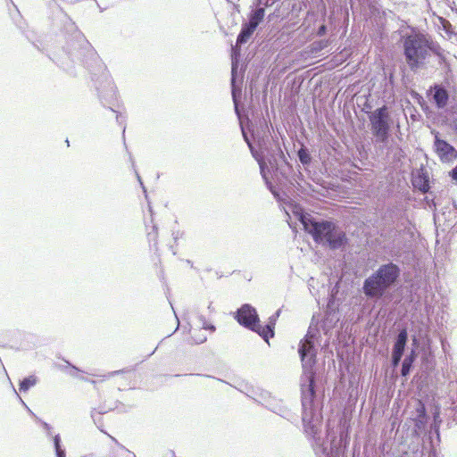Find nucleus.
<instances>
[{
	"instance_id": "obj_12",
	"label": "nucleus",
	"mask_w": 457,
	"mask_h": 457,
	"mask_svg": "<svg viewBox=\"0 0 457 457\" xmlns=\"http://www.w3.org/2000/svg\"><path fill=\"white\" fill-rule=\"evenodd\" d=\"M251 330L256 332L260 335L267 343L269 339L274 337V324H267L265 326H262L257 322L254 325V328Z\"/></svg>"
},
{
	"instance_id": "obj_10",
	"label": "nucleus",
	"mask_w": 457,
	"mask_h": 457,
	"mask_svg": "<svg viewBox=\"0 0 457 457\" xmlns=\"http://www.w3.org/2000/svg\"><path fill=\"white\" fill-rule=\"evenodd\" d=\"M407 337H408V334H407L406 329L401 330L400 333L398 334L397 340L394 345L393 355H392L393 364L395 366H396L399 363V361L402 358V355H403V353L404 351V347L406 345Z\"/></svg>"
},
{
	"instance_id": "obj_1",
	"label": "nucleus",
	"mask_w": 457,
	"mask_h": 457,
	"mask_svg": "<svg viewBox=\"0 0 457 457\" xmlns=\"http://www.w3.org/2000/svg\"><path fill=\"white\" fill-rule=\"evenodd\" d=\"M403 51L409 67L416 70L425 62L429 53L436 52V49L433 41L426 35L415 33L405 37Z\"/></svg>"
},
{
	"instance_id": "obj_9",
	"label": "nucleus",
	"mask_w": 457,
	"mask_h": 457,
	"mask_svg": "<svg viewBox=\"0 0 457 457\" xmlns=\"http://www.w3.org/2000/svg\"><path fill=\"white\" fill-rule=\"evenodd\" d=\"M315 381L313 374L310 375L307 384L302 386V404L304 408L312 407L315 398Z\"/></svg>"
},
{
	"instance_id": "obj_15",
	"label": "nucleus",
	"mask_w": 457,
	"mask_h": 457,
	"mask_svg": "<svg viewBox=\"0 0 457 457\" xmlns=\"http://www.w3.org/2000/svg\"><path fill=\"white\" fill-rule=\"evenodd\" d=\"M254 30H255L254 29L245 24L237 38V44L241 45V44L245 43L249 39V37L253 35Z\"/></svg>"
},
{
	"instance_id": "obj_25",
	"label": "nucleus",
	"mask_w": 457,
	"mask_h": 457,
	"mask_svg": "<svg viewBox=\"0 0 457 457\" xmlns=\"http://www.w3.org/2000/svg\"><path fill=\"white\" fill-rule=\"evenodd\" d=\"M452 178L457 180V166L451 172Z\"/></svg>"
},
{
	"instance_id": "obj_8",
	"label": "nucleus",
	"mask_w": 457,
	"mask_h": 457,
	"mask_svg": "<svg viewBox=\"0 0 457 457\" xmlns=\"http://www.w3.org/2000/svg\"><path fill=\"white\" fill-rule=\"evenodd\" d=\"M299 354L303 362L310 365H312L315 362L316 353L313 342L311 338L306 337L300 342Z\"/></svg>"
},
{
	"instance_id": "obj_11",
	"label": "nucleus",
	"mask_w": 457,
	"mask_h": 457,
	"mask_svg": "<svg viewBox=\"0 0 457 457\" xmlns=\"http://www.w3.org/2000/svg\"><path fill=\"white\" fill-rule=\"evenodd\" d=\"M328 243V246L331 249H337L343 246L346 241L345 234L343 231H338L336 228L332 229L326 239L324 240Z\"/></svg>"
},
{
	"instance_id": "obj_6",
	"label": "nucleus",
	"mask_w": 457,
	"mask_h": 457,
	"mask_svg": "<svg viewBox=\"0 0 457 457\" xmlns=\"http://www.w3.org/2000/svg\"><path fill=\"white\" fill-rule=\"evenodd\" d=\"M236 319L240 325L249 329L253 328L254 325L259 322L256 310L250 304L242 305L237 312Z\"/></svg>"
},
{
	"instance_id": "obj_16",
	"label": "nucleus",
	"mask_w": 457,
	"mask_h": 457,
	"mask_svg": "<svg viewBox=\"0 0 457 457\" xmlns=\"http://www.w3.org/2000/svg\"><path fill=\"white\" fill-rule=\"evenodd\" d=\"M105 457H135L134 453L123 446H119L112 450Z\"/></svg>"
},
{
	"instance_id": "obj_14",
	"label": "nucleus",
	"mask_w": 457,
	"mask_h": 457,
	"mask_svg": "<svg viewBox=\"0 0 457 457\" xmlns=\"http://www.w3.org/2000/svg\"><path fill=\"white\" fill-rule=\"evenodd\" d=\"M434 100L439 108L445 107L448 101L447 91L440 87H436L435 94H434Z\"/></svg>"
},
{
	"instance_id": "obj_24",
	"label": "nucleus",
	"mask_w": 457,
	"mask_h": 457,
	"mask_svg": "<svg viewBox=\"0 0 457 457\" xmlns=\"http://www.w3.org/2000/svg\"><path fill=\"white\" fill-rule=\"evenodd\" d=\"M157 228L155 226H153L152 227V230L150 232L147 233V236L149 237V240L150 241H154V245H156V241H157Z\"/></svg>"
},
{
	"instance_id": "obj_3",
	"label": "nucleus",
	"mask_w": 457,
	"mask_h": 457,
	"mask_svg": "<svg viewBox=\"0 0 457 457\" xmlns=\"http://www.w3.org/2000/svg\"><path fill=\"white\" fill-rule=\"evenodd\" d=\"M300 221L302 222L305 231L311 234L313 240L317 243L323 242L327 236L335 228L334 223L330 221H315L310 214H301Z\"/></svg>"
},
{
	"instance_id": "obj_4",
	"label": "nucleus",
	"mask_w": 457,
	"mask_h": 457,
	"mask_svg": "<svg viewBox=\"0 0 457 457\" xmlns=\"http://www.w3.org/2000/svg\"><path fill=\"white\" fill-rule=\"evenodd\" d=\"M371 130L373 135L380 142H386L389 132V114L386 106H382L374 111L370 116Z\"/></svg>"
},
{
	"instance_id": "obj_2",
	"label": "nucleus",
	"mask_w": 457,
	"mask_h": 457,
	"mask_svg": "<svg viewBox=\"0 0 457 457\" xmlns=\"http://www.w3.org/2000/svg\"><path fill=\"white\" fill-rule=\"evenodd\" d=\"M399 274L400 270L394 263L380 266L375 273L364 281V294L368 297H381L386 289L396 281Z\"/></svg>"
},
{
	"instance_id": "obj_22",
	"label": "nucleus",
	"mask_w": 457,
	"mask_h": 457,
	"mask_svg": "<svg viewBox=\"0 0 457 457\" xmlns=\"http://www.w3.org/2000/svg\"><path fill=\"white\" fill-rule=\"evenodd\" d=\"M116 404L113 403L112 405H109V406H98L96 408H94V411L99 413V414H103V413H106L112 410H113L115 408Z\"/></svg>"
},
{
	"instance_id": "obj_26",
	"label": "nucleus",
	"mask_w": 457,
	"mask_h": 457,
	"mask_svg": "<svg viewBox=\"0 0 457 457\" xmlns=\"http://www.w3.org/2000/svg\"><path fill=\"white\" fill-rule=\"evenodd\" d=\"M326 31V27L324 25H322L320 29H319V31H318V34L320 36L323 35Z\"/></svg>"
},
{
	"instance_id": "obj_19",
	"label": "nucleus",
	"mask_w": 457,
	"mask_h": 457,
	"mask_svg": "<svg viewBox=\"0 0 457 457\" xmlns=\"http://www.w3.org/2000/svg\"><path fill=\"white\" fill-rule=\"evenodd\" d=\"M412 361H413V358L411 356L404 359L403 365H402V375L403 376H406L409 373L410 369L412 364Z\"/></svg>"
},
{
	"instance_id": "obj_18",
	"label": "nucleus",
	"mask_w": 457,
	"mask_h": 457,
	"mask_svg": "<svg viewBox=\"0 0 457 457\" xmlns=\"http://www.w3.org/2000/svg\"><path fill=\"white\" fill-rule=\"evenodd\" d=\"M205 329H207V328H195L191 331V338L195 344H202L206 340V337L201 335L202 331Z\"/></svg>"
},
{
	"instance_id": "obj_23",
	"label": "nucleus",
	"mask_w": 457,
	"mask_h": 457,
	"mask_svg": "<svg viewBox=\"0 0 457 457\" xmlns=\"http://www.w3.org/2000/svg\"><path fill=\"white\" fill-rule=\"evenodd\" d=\"M413 184L415 187H419L420 190H421L424 193L427 192L429 188L428 181L426 179H423L422 181L420 180V183H418L417 180H415Z\"/></svg>"
},
{
	"instance_id": "obj_20",
	"label": "nucleus",
	"mask_w": 457,
	"mask_h": 457,
	"mask_svg": "<svg viewBox=\"0 0 457 457\" xmlns=\"http://www.w3.org/2000/svg\"><path fill=\"white\" fill-rule=\"evenodd\" d=\"M298 157L301 161L302 163L303 164H307L311 162V156L310 154H308V152L303 149V148H301L299 151H298Z\"/></svg>"
},
{
	"instance_id": "obj_13",
	"label": "nucleus",
	"mask_w": 457,
	"mask_h": 457,
	"mask_svg": "<svg viewBox=\"0 0 457 457\" xmlns=\"http://www.w3.org/2000/svg\"><path fill=\"white\" fill-rule=\"evenodd\" d=\"M264 15H265L264 8L260 7V8L256 9L250 14L249 22L246 23V25L256 29L257 26L263 20Z\"/></svg>"
},
{
	"instance_id": "obj_17",
	"label": "nucleus",
	"mask_w": 457,
	"mask_h": 457,
	"mask_svg": "<svg viewBox=\"0 0 457 457\" xmlns=\"http://www.w3.org/2000/svg\"><path fill=\"white\" fill-rule=\"evenodd\" d=\"M37 383V378L35 376H29L25 378L19 386V389L21 392L28 391L31 386H35Z\"/></svg>"
},
{
	"instance_id": "obj_27",
	"label": "nucleus",
	"mask_w": 457,
	"mask_h": 457,
	"mask_svg": "<svg viewBox=\"0 0 457 457\" xmlns=\"http://www.w3.org/2000/svg\"><path fill=\"white\" fill-rule=\"evenodd\" d=\"M208 328H209L211 331H214V330H215V328H214L213 326H210Z\"/></svg>"
},
{
	"instance_id": "obj_21",
	"label": "nucleus",
	"mask_w": 457,
	"mask_h": 457,
	"mask_svg": "<svg viewBox=\"0 0 457 457\" xmlns=\"http://www.w3.org/2000/svg\"><path fill=\"white\" fill-rule=\"evenodd\" d=\"M60 441H61L60 436H55L54 438V443L56 455H57V457H65V452L61 449Z\"/></svg>"
},
{
	"instance_id": "obj_5",
	"label": "nucleus",
	"mask_w": 457,
	"mask_h": 457,
	"mask_svg": "<svg viewBox=\"0 0 457 457\" xmlns=\"http://www.w3.org/2000/svg\"><path fill=\"white\" fill-rule=\"evenodd\" d=\"M125 373L124 370H115L107 374L96 375L95 378L87 381L93 385L96 390H102L110 386H117L118 390H123L124 387L129 386V382L120 385L118 381V377Z\"/></svg>"
},
{
	"instance_id": "obj_7",
	"label": "nucleus",
	"mask_w": 457,
	"mask_h": 457,
	"mask_svg": "<svg viewBox=\"0 0 457 457\" xmlns=\"http://www.w3.org/2000/svg\"><path fill=\"white\" fill-rule=\"evenodd\" d=\"M435 150L440 160L444 162H453L457 158V151L446 141L436 136Z\"/></svg>"
}]
</instances>
